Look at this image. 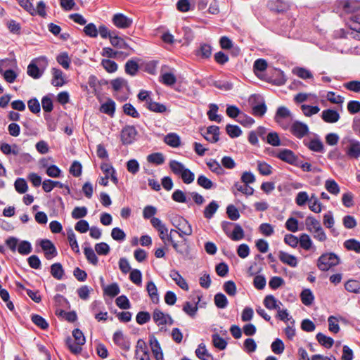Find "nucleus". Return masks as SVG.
Listing matches in <instances>:
<instances>
[{
  "label": "nucleus",
  "instance_id": "1",
  "mask_svg": "<svg viewBox=\"0 0 360 360\" xmlns=\"http://www.w3.org/2000/svg\"><path fill=\"white\" fill-rule=\"evenodd\" d=\"M306 229L309 231L313 237L320 242H324L327 239L326 233L324 232L319 221L312 216H308L305 219Z\"/></svg>",
  "mask_w": 360,
  "mask_h": 360
},
{
  "label": "nucleus",
  "instance_id": "2",
  "mask_svg": "<svg viewBox=\"0 0 360 360\" xmlns=\"http://www.w3.org/2000/svg\"><path fill=\"white\" fill-rule=\"evenodd\" d=\"M72 336L75 342L70 337H68L65 340V345L72 354H78L82 352V345L86 342L85 337L82 331L78 328L72 331Z\"/></svg>",
  "mask_w": 360,
  "mask_h": 360
},
{
  "label": "nucleus",
  "instance_id": "3",
  "mask_svg": "<svg viewBox=\"0 0 360 360\" xmlns=\"http://www.w3.org/2000/svg\"><path fill=\"white\" fill-rule=\"evenodd\" d=\"M335 10L341 16L343 14H353L360 10V1L338 0L335 2Z\"/></svg>",
  "mask_w": 360,
  "mask_h": 360
},
{
  "label": "nucleus",
  "instance_id": "4",
  "mask_svg": "<svg viewBox=\"0 0 360 360\" xmlns=\"http://www.w3.org/2000/svg\"><path fill=\"white\" fill-rule=\"evenodd\" d=\"M47 65L45 57H40L32 60L27 67V75L33 79L40 78Z\"/></svg>",
  "mask_w": 360,
  "mask_h": 360
},
{
  "label": "nucleus",
  "instance_id": "5",
  "mask_svg": "<svg viewBox=\"0 0 360 360\" xmlns=\"http://www.w3.org/2000/svg\"><path fill=\"white\" fill-rule=\"evenodd\" d=\"M340 263V258L335 253H325L320 256L317 261V266L322 271H326L330 268L337 266Z\"/></svg>",
  "mask_w": 360,
  "mask_h": 360
},
{
  "label": "nucleus",
  "instance_id": "6",
  "mask_svg": "<svg viewBox=\"0 0 360 360\" xmlns=\"http://www.w3.org/2000/svg\"><path fill=\"white\" fill-rule=\"evenodd\" d=\"M250 101L252 103V113L255 116L262 117L266 112V105L262 98L252 95Z\"/></svg>",
  "mask_w": 360,
  "mask_h": 360
},
{
  "label": "nucleus",
  "instance_id": "7",
  "mask_svg": "<svg viewBox=\"0 0 360 360\" xmlns=\"http://www.w3.org/2000/svg\"><path fill=\"white\" fill-rule=\"evenodd\" d=\"M10 60L8 59L0 61V74L4 77L6 82L11 84L15 81L18 73L8 68Z\"/></svg>",
  "mask_w": 360,
  "mask_h": 360
},
{
  "label": "nucleus",
  "instance_id": "8",
  "mask_svg": "<svg viewBox=\"0 0 360 360\" xmlns=\"http://www.w3.org/2000/svg\"><path fill=\"white\" fill-rule=\"evenodd\" d=\"M138 131L134 126H125L121 131V141L123 145L132 144L136 140Z\"/></svg>",
  "mask_w": 360,
  "mask_h": 360
},
{
  "label": "nucleus",
  "instance_id": "9",
  "mask_svg": "<svg viewBox=\"0 0 360 360\" xmlns=\"http://www.w3.org/2000/svg\"><path fill=\"white\" fill-rule=\"evenodd\" d=\"M290 133L296 138L301 139L309 132L308 126L300 121H295L290 127Z\"/></svg>",
  "mask_w": 360,
  "mask_h": 360
},
{
  "label": "nucleus",
  "instance_id": "10",
  "mask_svg": "<svg viewBox=\"0 0 360 360\" xmlns=\"http://www.w3.org/2000/svg\"><path fill=\"white\" fill-rule=\"evenodd\" d=\"M113 25L119 29H127L131 26L133 20L123 13H115L112 18Z\"/></svg>",
  "mask_w": 360,
  "mask_h": 360
},
{
  "label": "nucleus",
  "instance_id": "11",
  "mask_svg": "<svg viewBox=\"0 0 360 360\" xmlns=\"http://www.w3.org/2000/svg\"><path fill=\"white\" fill-rule=\"evenodd\" d=\"M40 246L44 251L47 259H51L57 255V250L53 243L49 239H43L40 241Z\"/></svg>",
  "mask_w": 360,
  "mask_h": 360
},
{
  "label": "nucleus",
  "instance_id": "12",
  "mask_svg": "<svg viewBox=\"0 0 360 360\" xmlns=\"http://www.w3.org/2000/svg\"><path fill=\"white\" fill-rule=\"evenodd\" d=\"M114 343L122 349L129 351L131 347V342L128 338L124 335L122 330H117L113 334Z\"/></svg>",
  "mask_w": 360,
  "mask_h": 360
},
{
  "label": "nucleus",
  "instance_id": "13",
  "mask_svg": "<svg viewBox=\"0 0 360 360\" xmlns=\"http://www.w3.org/2000/svg\"><path fill=\"white\" fill-rule=\"evenodd\" d=\"M349 145L346 147L345 151L350 158L357 159L360 156V142L354 139L348 140Z\"/></svg>",
  "mask_w": 360,
  "mask_h": 360
},
{
  "label": "nucleus",
  "instance_id": "14",
  "mask_svg": "<svg viewBox=\"0 0 360 360\" xmlns=\"http://www.w3.org/2000/svg\"><path fill=\"white\" fill-rule=\"evenodd\" d=\"M149 343L151 347V350L155 356L156 360H162L163 359V354L162 352V349L160 345L157 340V338L154 335H150L149 337Z\"/></svg>",
  "mask_w": 360,
  "mask_h": 360
},
{
  "label": "nucleus",
  "instance_id": "15",
  "mask_svg": "<svg viewBox=\"0 0 360 360\" xmlns=\"http://www.w3.org/2000/svg\"><path fill=\"white\" fill-rule=\"evenodd\" d=\"M204 138L210 143H216L219 139V127L217 126H210L207 128L206 132L203 134Z\"/></svg>",
  "mask_w": 360,
  "mask_h": 360
},
{
  "label": "nucleus",
  "instance_id": "16",
  "mask_svg": "<svg viewBox=\"0 0 360 360\" xmlns=\"http://www.w3.org/2000/svg\"><path fill=\"white\" fill-rule=\"evenodd\" d=\"M321 118L325 122L335 123L339 120L340 114L335 110L327 109L322 111Z\"/></svg>",
  "mask_w": 360,
  "mask_h": 360
},
{
  "label": "nucleus",
  "instance_id": "17",
  "mask_svg": "<svg viewBox=\"0 0 360 360\" xmlns=\"http://www.w3.org/2000/svg\"><path fill=\"white\" fill-rule=\"evenodd\" d=\"M169 276L175 282V283L182 290H188V285L186 280L176 270H172L169 273Z\"/></svg>",
  "mask_w": 360,
  "mask_h": 360
},
{
  "label": "nucleus",
  "instance_id": "18",
  "mask_svg": "<svg viewBox=\"0 0 360 360\" xmlns=\"http://www.w3.org/2000/svg\"><path fill=\"white\" fill-rule=\"evenodd\" d=\"M178 234L183 238L184 236H191L193 233L192 228L188 221L185 219H180V224H178Z\"/></svg>",
  "mask_w": 360,
  "mask_h": 360
},
{
  "label": "nucleus",
  "instance_id": "19",
  "mask_svg": "<svg viewBox=\"0 0 360 360\" xmlns=\"http://www.w3.org/2000/svg\"><path fill=\"white\" fill-rule=\"evenodd\" d=\"M278 258L283 264H288L291 267H296L297 266V259L294 255L280 251L278 252Z\"/></svg>",
  "mask_w": 360,
  "mask_h": 360
},
{
  "label": "nucleus",
  "instance_id": "20",
  "mask_svg": "<svg viewBox=\"0 0 360 360\" xmlns=\"http://www.w3.org/2000/svg\"><path fill=\"white\" fill-rule=\"evenodd\" d=\"M269 6L271 11L276 13H283L288 10L289 5L283 0H274L269 3Z\"/></svg>",
  "mask_w": 360,
  "mask_h": 360
},
{
  "label": "nucleus",
  "instance_id": "21",
  "mask_svg": "<svg viewBox=\"0 0 360 360\" xmlns=\"http://www.w3.org/2000/svg\"><path fill=\"white\" fill-rule=\"evenodd\" d=\"M200 301V297L198 296V301L194 303L186 302L183 306V311L191 318H194L198 311V304Z\"/></svg>",
  "mask_w": 360,
  "mask_h": 360
},
{
  "label": "nucleus",
  "instance_id": "22",
  "mask_svg": "<svg viewBox=\"0 0 360 360\" xmlns=\"http://www.w3.org/2000/svg\"><path fill=\"white\" fill-rule=\"evenodd\" d=\"M278 158L283 161L290 164H295L297 160V157L294 153L289 149H283L280 151Z\"/></svg>",
  "mask_w": 360,
  "mask_h": 360
},
{
  "label": "nucleus",
  "instance_id": "23",
  "mask_svg": "<svg viewBox=\"0 0 360 360\" xmlns=\"http://www.w3.org/2000/svg\"><path fill=\"white\" fill-rule=\"evenodd\" d=\"M100 111L113 117L115 111V103L112 99H108L106 102L101 105Z\"/></svg>",
  "mask_w": 360,
  "mask_h": 360
},
{
  "label": "nucleus",
  "instance_id": "24",
  "mask_svg": "<svg viewBox=\"0 0 360 360\" xmlns=\"http://www.w3.org/2000/svg\"><path fill=\"white\" fill-rule=\"evenodd\" d=\"M233 189H236L237 191L241 192L246 195H252L254 193V188L245 184H241L238 182H236L233 185ZM233 193L234 195H237V193L234 190H233Z\"/></svg>",
  "mask_w": 360,
  "mask_h": 360
},
{
  "label": "nucleus",
  "instance_id": "25",
  "mask_svg": "<svg viewBox=\"0 0 360 360\" xmlns=\"http://www.w3.org/2000/svg\"><path fill=\"white\" fill-rule=\"evenodd\" d=\"M264 305L270 310L272 309H278L280 307V305H282L281 302H278L274 295H266L264 300Z\"/></svg>",
  "mask_w": 360,
  "mask_h": 360
},
{
  "label": "nucleus",
  "instance_id": "26",
  "mask_svg": "<svg viewBox=\"0 0 360 360\" xmlns=\"http://www.w3.org/2000/svg\"><path fill=\"white\" fill-rule=\"evenodd\" d=\"M146 290L153 303L159 302V295L158 289L153 281H150L147 283Z\"/></svg>",
  "mask_w": 360,
  "mask_h": 360
},
{
  "label": "nucleus",
  "instance_id": "27",
  "mask_svg": "<svg viewBox=\"0 0 360 360\" xmlns=\"http://www.w3.org/2000/svg\"><path fill=\"white\" fill-rule=\"evenodd\" d=\"M209 107L210 110L207 113L209 120L211 121L217 122V123H220L222 121V117L217 114L219 109L218 105L214 103H211L210 104Z\"/></svg>",
  "mask_w": 360,
  "mask_h": 360
},
{
  "label": "nucleus",
  "instance_id": "28",
  "mask_svg": "<svg viewBox=\"0 0 360 360\" xmlns=\"http://www.w3.org/2000/svg\"><path fill=\"white\" fill-rule=\"evenodd\" d=\"M308 205L310 210L315 213H320L321 212V203L314 193L309 196Z\"/></svg>",
  "mask_w": 360,
  "mask_h": 360
},
{
  "label": "nucleus",
  "instance_id": "29",
  "mask_svg": "<svg viewBox=\"0 0 360 360\" xmlns=\"http://www.w3.org/2000/svg\"><path fill=\"white\" fill-rule=\"evenodd\" d=\"M53 79L51 84L55 86H62L65 84L63 72L58 68L52 69Z\"/></svg>",
  "mask_w": 360,
  "mask_h": 360
},
{
  "label": "nucleus",
  "instance_id": "30",
  "mask_svg": "<svg viewBox=\"0 0 360 360\" xmlns=\"http://www.w3.org/2000/svg\"><path fill=\"white\" fill-rule=\"evenodd\" d=\"M195 352L200 360H214L212 356L208 353L204 343H200Z\"/></svg>",
  "mask_w": 360,
  "mask_h": 360
},
{
  "label": "nucleus",
  "instance_id": "31",
  "mask_svg": "<svg viewBox=\"0 0 360 360\" xmlns=\"http://www.w3.org/2000/svg\"><path fill=\"white\" fill-rule=\"evenodd\" d=\"M219 207V204L215 200L210 202L204 210L203 214L205 218L208 219L212 218Z\"/></svg>",
  "mask_w": 360,
  "mask_h": 360
},
{
  "label": "nucleus",
  "instance_id": "32",
  "mask_svg": "<svg viewBox=\"0 0 360 360\" xmlns=\"http://www.w3.org/2000/svg\"><path fill=\"white\" fill-rule=\"evenodd\" d=\"M302 302L306 306H310L314 300V296L310 289H304L300 293Z\"/></svg>",
  "mask_w": 360,
  "mask_h": 360
},
{
  "label": "nucleus",
  "instance_id": "33",
  "mask_svg": "<svg viewBox=\"0 0 360 360\" xmlns=\"http://www.w3.org/2000/svg\"><path fill=\"white\" fill-rule=\"evenodd\" d=\"M124 70L127 75L135 76L139 71L138 63L133 60H129L124 65Z\"/></svg>",
  "mask_w": 360,
  "mask_h": 360
},
{
  "label": "nucleus",
  "instance_id": "34",
  "mask_svg": "<svg viewBox=\"0 0 360 360\" xmlns=\"http://www.w3.org/2000/svg\"><path fill=\"white\" fill-rule=\"evenodd\" d=\"M51 274L57 280H61L64 276V269L60 263H54L51 266Z\"/></svg>",
  "mask_w": 360,
  "mask_h": 360
},
{
  "label": "nucleus",
  "instance_id": "35",
  "mask_svg": "<svg viewBox=\"0 0 360 360\" xmlns=\"http://www.w3.org/2000/svg\"><path fill=\"white\" fill-rule=\"evenodd\" d=\"M160 82L167 86H172L176 83V78L173 73L161 72Z\"/></svg>",
  "mask_w": 360,
  "mask_h": 360
},
{
  "label": "nucleus",
  "instance_id": "36",
  "mask_svg": "<svg viewBox=\"0 0 360 360\" xmlns=\"http://www.w3.org/2000/svg\"><path fill=\"white\" fill-rule=\"evenodd\" d=\"M110 44L117 49H129V46L127 42L120 37L117 35V33L114 34L110 38Z\"/></svg>",
  "mask_w": 360,
  "mask_h": 360
},
{
  "label": "nucleus",
  "instance_id": "37",
  "mask_svg": "<svg viewBox=\"0 0 360 360\" xmlns=\"http://www.w3.org/2000/svg\"><path fill=\"white\" fill-rule=\"evenodd\" d=\"M312 151L317 153H323L324 150L323 144L319 139H314L308 143H304Z\"/></svg>",
  "mask_w": 360,
  "mask_h": 360
},
{
  "label": "nucleus",
  "instance_id": "38",
  "mask_svg": "<svg viewBox=\"0 0 360 360\" xmlns=\"http://www.w3.org/2000/svg\"><path fill=\"white\" fill-rule=\"evenodd\" d=\"M146 105L148 110L155 112L162 113L167 110V107L165 105L153 101L152 99L148 101Z\"/></svg>",
  "mask_w": 360,
  "mask_h": 360
},
{
  "label": "nucleus",
  "instance_id": "39",
  "mask_svg": "<svg viewBox=\"0 0 360 360\" xmlns=\"http://www.w3.org/2000/svg\"><path fill=\"white\" fill-rule=\"evenodd\" d=\"M316 340L322 346L326 348H330L333 345L334 340L332 338L328 337L321 333L316 335Z\"/></svg>",
  "mask_w": 360,
  "mask_h": 360
},
{
  "label": "nucleus",
  "instance_id": "40",
  "mask_svg": "<svg viewBox=\"0 0 360 360\" xmlns=\"http://www.w3.org/2000/svg\"><path fill=\"white\" fill-rule=\"evenodd\" d=\"M84 253L89 263L92 264L94 266L98 264V257L96 256L94 250L91 247H85L84 248Z\"/></svg>",
  "mask_w": 360,
  "mask_h": 360
},
{
  "label": "nucleus",
  "instance_id": "41",
  "mask_svg": "<svg viewBox=\"0 0 360 360\" xmlns=\"http://www.w3.org/2000/svg\"><path fill=\"white\" fill-rule=\"evenodd\" d=\"M208 168L217 175H223L224 169L222 166L215 160H210L207 162Z\"/></svg>",
  "mask_w": 360,
  "mask_h": 360
},
{
  "label": "nucleus",
  "instance_id": "42",
  "mask_svg": "<svg viewBox=\"0 0 360 360\" xmlns=\"http://www.w3.org/2000/svg\"><path fill=\"white\" fill-rule=\"evenodd\" d=\"M153 321L158 324V326L167 324V314H165L160 310L156 309L154 310L153 314Z\"/></svg>",
  "mask_w": 360,
  "mask_h": 360
},
{
  "label": "nucleus",
  "instance_id": "43",
  "mask_svg": "<svg viewBox=\"0 0 360 360\" xmlns=\"http://www.w3.org/2000/svg\"><path fill=\"white\" fill-rule=\"evenodd\" d=\"M212 54V47L207 44H200V48L196 51V55L202 58H209Z\"/></svg>",
  "mask_w": 360,
  "mask_h": 360
},
{
  "label": "nucleus",
  "instance_id": "44",
  "mask_svg": "<svg viewBox=\"0 0 360 360\" xmlns=\"http://www.w3.org/2000/svg\"><path fill=\"white\" fill-rule=\"evenodd\" d=\"M110 84L115 91H120L124 87L128 88L127 81L122 77L112 79Z\"/></svg>",
  "mask_w": 360,
  "mask_h": 360
},
{
  "label": "nucleus",
  "instance_id": "45",
  "mask_svg": "<svg viewBox=\"0 0 360 360\" xmlns=\"http://www.w3.org/2000/svg\"><path fill=\"white\" fill-rule=\"evenodd\" d=\"M103 291L104 294L111 297H114L120 292V289L117 283H113L105 287Z\"/></svg>",
  "mask_w": 360,
  "mask_h": 360
},
{
  "label": "nucleus",
  "instance_id": "46",
  "mask_svg": "<svg viewBox=\"0 0 360 360\" xmlns=\"http://www.w3.org/2000/svg\"><path fill=\"white\" fill-rule=\"evenodd\" d=\"M165 142L172 147L176 148L180 145V139L177 134L170 133L165 137Z\"/></svg>",
  "mask_w": 360,
  "mask_h": 360
},
{
  "label": "nucleus",
  "instance_id": "47",
  "mask_svg": "<svg viewBox=\"0 0 360 360\" xmlns=\"http://www.w3.org/2000/svg\"><path fill=\"white\" fill-rule=\"evenodd\" d=\"M344 246L348 250H352L356 253H360V241L356 239H349L345 240Z\"/></svg>",
  "mask_w": 360,
  "mask_h": 360
},
{
  "label": "nucleus",
  "instance_id": "48",
  "mask_svg": "<svg viewBox=\"0 0 360 360\" xmlns=\"http://www.w3.org/2000/svg\"><path fill=\"white\" fill-rule=\"evenodd\" d=\"M147 161L157 165L164 163L165 158L161 153H153L147 156Z\"/></svg>",
  "mask_w": 360,
  "mask_h": 360
},
{
  "label": "nucleus",
  "instance_id": "49",
  "mask_svg": "<svg viewBox=\"0 0 360 360\" xmlns=\"http://www.w3.org/2000/svg\"><path fill=\"white\" fill-rule=\"evenodd\" d=\"M234 229L232 231L230 238L234 241H238L244 238V231L238 224H234Z\"/></svg>",
  "mask_w": 360,
  "mask_h": 360
},
{
  "label": "nucleus",
  "instance_id": "50",
  "mask_svg": "<svg viewBox=\"0 0 360 360\" xmlns=\"http://www.w3.org/2000/svg\"><path fill=\"white\" fill-rule=\"evenodd\" d=\"M214 304L219 309H224L228 305L226 297L221 292H218L214 295Z\"/></svg>",
  "mask_w": 360,
  "mask_h": 360
},
{
  "label": "nucleus",
  "instance_id": "51",
  "mask_svg": "<svg viewBox=\"0 0 360 360\" xmlns=\"http://www.w3.org/2000/svg\"><path fill=\"white\" fill-rule=\"evenodd\" d=\"M68 239L72 250L76 253H79V248L74 231L70 229L68 231Z\"/></svg>",
  "mask_w": 360,
  "mask_h": 360
},
{
  "label": "nucleus",
  "instance_id": "52",
  "mask_svg": "<svg viewBox=\"0 0 360 360\" xmlns=\"http://www.w3.org/2000/svg\"><path fill=\"white\" fill-rule=\"evenodd\" d=\"M32 250L31 243L27 240H22L18 246V252L22 255H27Z\"/></svg>",
  "mask_w": 360,
  "mask_h": 360
},
{
  "label": "nucleus",
  "instance_id": "53",
  "mask_svg": "<svg viewBox=\"0 0 360 360\" xmlns=\"http://www.w3.org/2000/svg\"><path fill=\"white\" fill-rule=\"evenodd\" d=\"M212 338L213 345L216 348H217L220 350H223V349H226V347L227 346V342L224 339L221 338L219 334H217V333L213 334L212 335Z\"/></svg>",
  "mask_w": 360,
  "mask_h": 360
},
{
  "label": "nucleus",
  "instance_id": "54",
  "mask_svg": "<svg viewBox=\"0 0 360 360\" xmlns=\"http://www.w3.org/2000/svg\"><path fill=\"white\" fill-rule=\"evenodd\" d=\"M169 167L174 174L179 176L186 169L181 162L176 160H171L169 162Z\"/></svg>",
  "mask_w": 360,
  "mask_h": 360
},
{
  "label": "nucleus",
  "instance_id": "55",
  "mask_svg": "<svg viewBox=\"0 0 360 360\" xmlns=\"http://www.w3.org/2000/svg\"><path fill=\"white\" fill-rule=\"evenodd\" d=\"M14 186L15 191L20 194L25 193L28 189L27 184L22 178H18L14 183Z\"/></svg>",
  "mask_w": 360,
  "mask_h": 360
},
{
  "label": "nucleus",
  "instance_id": "56",
  "mask_svg": "<svg viewBox=\"0 0 360 360\" xmlns=\"http://www.w3.org/2000/svg\"><path fill=\"white\" fill-rule=\"evenodd\" d=\"M56 60L63 68L69 69L71 60L67 52L60 53L57 56Z\"/></svg>",
  "mask_w": 360,
  "mask_h": 360
},
{
  "label": "nucleus",
  "instance_id": "57",
  "mask_svg": "<svg viewBox=\"0 0 360 360\" xmlns=\"http://www.w3.org/2000/svg\"><path fill=\"white\" fill-rule=\"evenodd\" d=\"M197 184L202 188L207 190L212 188L214 186V183L210 179L202 174L198 176Z\"/></svg>",
  "mask_w": 360,
  "mask_h": 360
},
{
  "label": "nucleus",
  "instance_id": "58",
  "mask_svg": "<svg viewBox=\"0 0 360 360\" xmlns=\"http://www.w3.org/2000/svg\"><path fill=\"white\" fill-rule=\"evenodd\" d=\"M325 187L326 190L333 195H338L340 193V187L336 181L333 179L326 181Z\"/></svg>",
  "mask_w": 360,
  "mask_h": 360
},
{
  "label": "nucleus",
  "instance_id": "59",
  "mask_svg": "<svg viewBox=\"0 0 360 360\" xmlns=\"http://www.w3.org/2000/svg\"><path fill=\"white\" fill-rule=\"evenodd\" d=\"M346 290L354 293H360V283L356 280H349L345 284Z\"/></svg>",
  "mask_w": 360,
  "mask_h": 360
},
{
  "label": "nucleus",
  "instance_id": "60",
  "mask_svg": "<svg viewBox=\"0 0 360 360\" xmlns=\"http://www.w3.org/2000/svg\"><path fill=\"white\" fill-rule=\"evenodd\" d=\"M226 131L231 138H237L242 134L240 128L237 125L229 124L226 127Z\"/></svg>",
  "mask_w": 360,
  "mask_h": 360
},
{
  "label": "nucleus",
  "instance_id": "61",
  "mask_svg": "<svg viewBox=\"0 0 360 360\" xmlns=\"http://www.w3.org/2000/svg\"><path fill=\"white\" fill-rule=\"evenodd\" d=\"M32 321L41 329L45 330L49 328V323L41 316L38 314H33L31 317Z\"/></svg>",
  "mask_w": 360,
  "mask_h": 360
},
{
  "label": "nucleus",
  "instance_id": "62",
  "mask_svg": "<svg viewBox=\"0 0 360 360\" xmlns=\"http://www.w3.org/2000/svg\"><path fill=\"white\" fill-rule=\"evenodd\" d=\"M300 245L302 248L309 250L312 246V241L309 235L302 233L299 239Z\"/></svg>",
  "mask_w": 360,
  "mask_h": 360
},
{
  "label": "nucleus",
  "instance_id": "63",
  "mask_svg": "<svg viewBox=\"0 0 360 360\" xmlns=\"http://www.w3.org/2000/svg\"><path fill=\"white\" fill-rule=\"evenodd\" d=\"M257 170L263 176H268L272 173V167L264 162H257Z\"/></svg>",
  "mask_w": 360,
  "mask_h": 360
},
{
  "label": "nucleus",
  "instance_id": "64",
  "mask_svg": "<svg viewBox=\"0 0 360 360\" xmlns=\"http://www.w3.org/2000/svg\"><path fill=\"white\" fill-rule=\"evenodd\" d=\"M87 212V208L84 206L75 207L71 213V216L75 219H82L86 216Z\"/></svg>",
  "mask_w": 360,
  "mask_h": 360
}]
</instances>
